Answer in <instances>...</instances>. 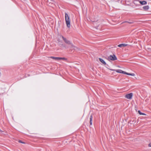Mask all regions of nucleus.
<instances>
[{
	"mask_svg": "<svg viewBox=\"0 0 151 151\" xmlns=\"http://www.w3.org/2000/svg\"><path fill=\"white\" fill-rule=\"evenodd\" d=\"M133 96V93H132L126 94L124 97L127 99L131 100L132 99Z\"/></svg>",
	"mask_w": 151,
	"mask_h": 151,
	"instance_id": "obj_6",
	"label": "nucleus"
},
{
	"mask_svg": "<svg viewBox=\"0 0 151 151\" xmlns=\"http://www.w3.org/2000/svg\"><path fill=\"white\" fill-rule=\"evenodd\" d=\"M50 58L54 59L56 60H67V58H61V57H55L52 56H51L49 57Z\"/></svg>",
	"mask_w": 151,
	"mask_h": 151,
	"instance_id": "obj_5",
	"label": "nucleus"
},
{
	"mask_svg": "<svg viewBox=\"0 0 151 151\" xmlns=\"http://www.w3.org/2000/svg\"><path fill=\"white\" fill-rule=\"evenodd\" d=\"M113 71H114L116 72L117 73H123L125 74H126L128 75L131 76H135V75L134 73H127L124 71H123L121 70L120 69H118V70H112Z\"/></svg>",
	"mask_w": 151,
	"mask_h": 151,
	"instance_id": "obj_1",
	"label": "nucleus"
},
{
	"mask_svg": "<svg viewBox=\"0 0 151 151\" xmlns=\"http://www.w3.org/2000/svg\"><path fill=\"white\" fill-rule=\"evenodd\" d=\"M127 44H121L119 45H118V46L119 47H125L126 46H127Z\"/></svg>",
	"mask_w": 151,
	"mask_h": 151,
	"instance_id": "obj_7",
	"label": "nucleus"
},
{
	"mask_svg": "<svg viewBox=\"0 0 151 151\" xmlns=\"http://www.w3.org/2000/svg\"><path fill=\"white\" fill-rule=\"evenodd\" d=\"M0 132H2V131H1L0 129Z\"/></svg>",
	"mask_w": 151,
	"mask_h": 151,
	"instance_id": "obj_15",
	"label": "nucleus"
},
{
	"mask_svg": "<svg viewBox=\"0 0 151 151\" xmlns=\"http://www.w3.org/2000/svg\"><path fill=\"white\" fill-rule=\"evenodd\" d=\"M149 7L148 6H144L143 7V9L145 10H147L148 9H149Z\"/></svg>",
	"mask_w": 151,
	"mask_h": 151,
	"instance_id": "obj_10",
	"label": "nucleus"
},
{
	"mask_svg": "<svg viewBox=\"0 0 151 151\" xmlns=\"http://www.w3.org/2000/svg\"><path fill=\"white\" fill-rule=\"evenodd\" d=\"M60 37L62 38L64 42L67 44H70L71 45V47L73 48L74 49H77V47L75 46H74L73 44H72L70 42V41L67 40L66 39L64 38L63 36H60Z\"/></svg>",
	"mask_w": 151,
	"mask_h": 151,
	"instance_id": "obj_3",
	"label": "nucleus"
},
{
	"mask_svg": "<svg viewBox=\"0 0 151 151\" xmlns=\"http://www.w3.org/2000/svg\"><path fill=\"white\" fill-rule=\"evenodd\" d=\"M65 18L66 25L69 28L70 27V20L68 15L66 13H65Z\"/></svg>",
	"mask_w": 151,
	"mask_h": 151,
	"instance_id": "obj_2",
	"label": "nucleus"
},
{
	"mask_svg": "<svg viewBox=\"0 0 151 151\" xmlns=\"http://www.w3.org/2000/svg\"><path fill=\"white\" fill-rule=\"evenodd\" d=\"M19 142L21 143H24L23 142H21V140H19Z\"/></svg>",
	"mask_w": 151,
	"mask_h": 151,
	"instance_id": "obj_14",
	"label": "nucleus"
},
{
	"mask_svg": "<svg viewBox=\"0 0 151 151\" xmlns=\"http://www.w3.org/2000/svg\"><path fill=\"white\" fill-rule=\"evenodd\" d=\"M107 59L110 61V60L114 61L117 60V58L114 55H110L108 57Z\"/></svg>",
	"mask_w": 151,
	"mask_h": 151,
	"instance_id": "obj_4",
	"label": "nucleus"
},
{
	"mask_svg": "<svg viewBox=\"0 0 151 151\" xmlns=\"http://www.w3.org/2000/svg\"><path fill=\"white\" fill-rule=\"evenodd\" d=\"M138 112L139 113V114L140 115H146V114H145L141 112V111L139 110L138 111Z\"/></svg>",
	"mask_w": 151,
	"mask_h": 151,
	"instance_id": "obj_12",
	"label": "nucleus"
},
{
	"mask_svg": "<svg viewBox=\"0 0 151 151\" xmlns=\"http://www.w3.org/2000/svg\"><path fill=\"white\" fill-rule=\"evenodd\" d=\"M99 60L103 64L106 65V63L105 61L102 59L101 58H99Z\"/></svg>",
	"mask_w": 151,
	"mask_h": 151,
	"instance_id": "obj_8",
	"label": "nucleus"
},
{
	"mask_svg": "<svg viewBox=\"0 0 151 151\" xmlns=\"http://www.w3.org/2000/svg\"><path fill=\"white\" fill-rule=\"evenodd\" d=\"M148 146L149 147H151V142L149 143Z\"/></svg>",
	"mask_w": 151,
	"mask_h": 151,
	"instance_id": "obj_13",
	"label": "nucleus"
},
{
	"mask_svg": "<svg viewBox=\"0 0 151 151\" xmlns=\"http://www.w3.org/2000/svg\"><path fill=\"white\" fill-rule=\"evenodd\" d=\"M92 119H93V116L92 115H91L90 118V124L91 125H92Z\"/></svg>",
	"mask_w": 151,
	"mask_h": 151,
	"instance_id": "obj_9",
	"label": "nucleus"
},
{
	"mask_svg": "<svg viewBox=\"0 0 151 151\" xmlns=\"http://www.w3.org/2000/svg\"><path fill=\"white\" fill-rule=\"evenodd\" d=\"M139 3L141 4H142V5H145V4H146L147 3V2L145 1H140Z\"/></svg>",
	"mask_w": 151,
	"mask_h": 151,
	"instance_id": "obj_11",
	"label": "nucleus"
},
{
	"mask_svg": "<svg viewBox=\"0 0 151 151\" xmlns=\"http://www.w3.org/2000/svg\"><path fill=\"white\" fill-rule=\"evenodd\" d=\"M118 67L120 68V67L119 66H118Z\"/></svg>",
	"mask_w": 151,
	"mask_h": 151,
	"instance_id": "obj_16",
	"label": "nucleus"
}]
</instances>
